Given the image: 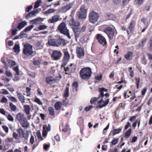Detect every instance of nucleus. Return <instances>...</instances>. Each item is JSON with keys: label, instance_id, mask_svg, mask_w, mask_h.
Listing matches in <instances>:
<instances>
[{"label": "nucleus", "instance_id": "nucleus-1", "mask_svg": "<svg viewBox=\"0 0 152 152\" xmlns=\"http://www.w3.org/2000/svg\"><path fill=\"white\" fill-rule=\"evenodd\" d=\"M15 119L23 127L27 128L29 126V123L27 121L26 117L22 113H19L17 114Z\"/></svg>", "mask_w": 152, "mask_h": 152}, {"label": "nucleus", "instance_id": "nucleus-2", "mask_svg": "<svg viewBox=\"0 0 152 152\" xmlns=\"http://www.w3.org/2000/svg\"><path fill=\"white\" fill-rule=\"evenodd\" d=\"M92 73L91 68L89 67L82 68L79 72L80 78L83 80H88L90 78Z\"/></svg>", "mask_w": 152, "mask_h": 152}, {"label": "nucleus", "instance_id": "nucleus-3", "mask_svg": "<svg viewBox=\"0 0 152 152\" xmlns=\"http://www.w3.org/2000/svg\"><path fill=\"white\" fill-rule=\"evenodd\" d=\"M58 29L61 33L66 35L69 39L71 38V37L69 35V30L66 27V24L64 22L61 23L58 26Z\"/></svg>", "mask_w": 152, "mask_h": 152}, {"label": "nucleus", "instance_id": "nucleus-4", "mask_svg": "<svg viewBox=\"0 0 152 152\" xmlns=\"http://www.w3.org/2000/svg\"><path fill=\"white\" fill-rule=\"evenodd\" d=\"M33 46L28 43H27L23 45V53L24 55L27 56H31L34 52Z\"/></svg>", "mask_w": 152, "mask_h": 152}, {"label": "nucleus", "instance_id": "nucleus-5", "mask_svg": "<svg viewBox=\"0 0 152 152\" xmlns=\"http://www.w3.org/2000/svg\"><path fill=\"white\" fill-rule=\"evenodd\" d=\"M99 17L98 13L94 11H91L89 15V22L93 24L96 22Z\"/></svg>", "mask_w": 152, "mask_h": 152}, {"label": "nucleus", "instance_id": "nucleus-6", "mask_svg": "<svg viewBox=\"0 0 152 152\" xmlns=\"http://www.w3.org/2000/svg\"><path fill=\"white\" fill-rule=\"evenodd\" d=\"M104 32L106 34L110 40H112L113 38L114 31V29L110 27H107L103 29Z\"/></svg>", "mask_w": 152, "mask_h": 152}, {"label": "nucleus", "instance_id": "nucleus-7", "mask_svg": "<svg viewBox=\"0 0 152 152\" xmlns=\"http://www.w3.org/2000/svg\"><path fill=\"white\" fill-rule=\"evenodd\" d=\"M63 53L64 54V56L63 58L62 63L61 65V67H63L67 64L70 57L69 54L66 49L64 50Z\"/></svg>", "mask_w": 152, "mask_h": 152}, {"label": "nucleus", "instance_id": "nucleus-8", "mask_svg": "<svg viewBox=\"0 0 152 152\" xmlns=\"http://www.w3.org/2000/svg\"><path fill=\"white\" fill-rule=\"evenodd\" d=\"M96 38L99 43L103 47L106 46L107 42L105 38L101 34H97L96 35Z\"/></svg>", "mask_w": 152, "mask_h": 152}, {"label": "nucleus", "instance_id": "nucleus-9", "mask_svg": "<svg viewBox=\"0 0 152 152\" xmlns=\"http://www.w3.org/2000/svg\"><path fill=\"white\" fill-rule=\"evenodd\" d=\"M17 132L20 137L22 138H23L26 140H28L29 137L28 132L25 133L24 131L21 128L17 129Z\"/></svg>", "mask_w": 152, "mask_h": 152}, {"label": "nucleus", "instance_id": "nucleus-10", "mask_svg": "<svg viewBox=\"0 0 152 152\" xmlns=\"http://www.w3.org/2000/svg\"><path fill=\"white\" fill-rule=\"evenodd\" d=\"M69 24L73 30H76L78 29L80 23L77 20H75L72 18L69 20Z\"/></svg>", "mask_w": 152, "mask_h": 152}, {"label": "nucleus", "instance_id": "nucleus-11", "mask_svg": "<svg viewBox=\"0 0 152 152\" xmlns=\"http://www.w3.org/2000/svg\"><path fill=\"white\" fill-rule=\"evenodd\" d=\"M86 10L83 7H81L80 8V10L79 11L77 15L78 18L79 19L85 18L86 16Z\"/></svg>", "mask_w": 152, "mask_h": 152}, {"label": "nucleus", "instance_id": "nucleus-12", "mask_svg": "<svg viewBox=\"0 0 152 152\" xmlns=\"http://www.w3.org/2000/svg\"><path fill=\"white\" fill-rule=\"evenodd\" d=\"M61 55L62 54L60 51L54 50L52 52L51 56L53 60H57L60 59Z\"/></svg>", "mask_w": 152, "mask_h": 152}, {"label": "nucleus", "instance_id": "nucleus-13", "mask_svg": "<svg viewBox=\"0 0 152 152\" xmlns=\"http://www.w3.org/2000/svg\"><path fill=\"white\" fill-rule=\"evenodd\" d=\"M55 46H65L66 43L64 39L60 38H55Z\"/></svg>", "mask_w": 152, "mask_h": 152}, {"label": "nucleus", "instance_id": "nucleus-14", "mask_svg": "<svg viewBox=\"0 0 152 152\" xmlns=\"http://www.w3.org/2000/svg\"><path fill=\"white\" fill-rule=\"evenodd\" d=\"M50 124H44L43 126V131L42 134L43 137L46 136L50 130Z\"/></svg>", "mask_w": 152, "mask_h": 152}, {"label": "nucleus", "instance_id": "nucleus-15", "mask_svg": "<svg viewBox=\"0 0 152 152\" xmlns=\"http://www.w3.org/2000/svg\"><path fill=\"white\" fill-rule=\"evenodd\" d=\"M123 95L125 99L130 97V99L131 100H134L136 97L135 93H132L131 91H129L127 94V92L126 91H124L123 94Z\"/></svg>", "mask_w": 152, "mask_h": 152}, {"label": "nucleus", "instance_id": "nucleus-16", "mask_svg": "<svg viewBox=\"0 0 152 152\" xmlns=\"http://www.w3.org/2000/svg\"><path fill=\"white\" fill-rule=\"evenodd\" d=\"M109 102V99H107L106 101L103 100V99H101L98 102V105L97 106V108H102L105 107L108 104Z\"/></svg>", "mask_w": 152, "mask_h": 152}, {"label": "nucleus", "instance_id": "nucleus-17", "mask_svg": "<svg viewBox=\"0 0 152 152\" xmlns=\"http://www.w3.org/2000/svg\"><path fill=\"white\" fill-rule=\"evenodd\" d=\"M77 56L80 58L84 56L85 53L83 49L81 47H77L76 48Z\"/></svg>", "mask_w": 152, "mask_h": 152}, {"label": "nucleus", "instance_id": "nucleus-18", "mask_svg": "<svg viewBox=\"0 0 152 152\" xmlns=\"http://www.w3.org/2000/svg\"><path fill=\"white\" fill-rule=\"evenodd\" d=\"M74 4V2L67 4H66V5L62 7L61 10L63 12H65L71 9L72 7Z\"/></svg>", "mask_w": 152, "mask_h": 152}, {"label": "nucleus", "instance_id": "nucleus-19", "mask_svg": "<svg viewBox=\"0 0 152 152\" xmlns=\"http://www.w3.org/2000/svg\"><path fill=\"white\" fill-rule=\"evenodd\" d=\"M16 94H17V98L22 104H23L25 103V98L24 96L21 93L19 92L18 91L16 92Z\"/></svg>", "mask_w": 152, "mask_h": 152}, {"label": "nucleus", "instance_id": "nucleus-20", "mask_svg": "<svg viewBox=\"0 0 152 152\" xmlns=\"http://www.w3.org/2000/svg\"><path fill=\"white\" fill-rule=\"evenodd\" d=\"M135 26V22L134 20H132L130 23L128 27V28L131 33L133 32L134 30Z\"/></svg>", "mask_w": 152, "mask_h": 152}, {"label": "nucleus", "instance_id": "nucleus-21", "mask_svg": "<svg viewBox=\"0 0 152 152\" xmlns=\"http://www.w3.org/2000/svg\"><path fill=\"white\" fill-rule=\"evenodd\" d=\"M59 15H56L53 16L51 18L49 19L48 22L49 23H53L58 21L59 19Z\"/></svg>", "mask_w": 152, "mask_h": 152}, {"label": "nucleus", "instance_id": "nucleus-22", "mask_svg": "<svg viewBox=\"0 0 152 152\" xmlns=\"http://www.w3.org/2000/svg\"><path fill=\"white\" fill-rule=\"evenodd\" d=\"M45 81L47 84H50L54 83L55 81V80L53 77L48 76L46 78Z\"/></svg>", "mask_w": 152, "mask_h": 152}, {"label": "nucleus", "instance_id": "nucleus-23", "mask_svg": "<svg viewBox=\"0 0 152 152\" xmlns=\"http://www.w3.org/2000/svg\"><path fill=\"white\" fill-rule=\"evenodd\" d=\"M127 1V0H113L114 4L117 5L120 4L122 6H124Z\"/></svg>", "mask_w": 152, "mask_h": 152}, {"label": "nucleus", "instance_id": "nucleus-24", "mask_svg": "<svg viewBox=\"0 0 152 152\" xmlns=\"http://www.w3.org/2000/svg\"><path fill=\"white\" fill-rule=\"evenodd\" d=\"M107 91V90L105 89L104 88H99V91L100 93V94L99 95L98 97L99 99L101 98V99H102V98L104 96V91Z\"/></svg>", "mask_w": 152, "mask_h": 152}, {"label": "nucleus", "instance_id": "nucleus-25", "mask_svg": "<svg viewBox=\"0 0 152 152\" xmlns=\"http://www.w3.org/2000/svg\"><path fill=\"white\" fill-rule=\"evenodd\" d=\"M133 53L132 51H128L124 55V57L127 60H130L132 58Z\"/></svg>", "mask_w": 152, "mask_h": 152}, {"label": "nucleus", "instance_id": "nucleus-26", "mask_svg": "<svg viewBox=\"0 0 152 152\" xmlns=\"http://www.w3.org/2000/svg\"><path fill=\"white\" fill-rule=\"evenodd\" d=\"M26 25L27 23L25 21L21 22L19 23L17 27V28L19 30H20L24 27Z\"/></svg>", "mask_w": 152, "mask_h": 152}, {"label": "nucleus", "instance_id": "nucleus-27", "mask_svg": "<svg viewBox=\"0 0 152 152\" xmlns=\"http://www.w3.org/2000/svg\"><path fill=\"white\" fill-rule=\"evenodd\" d=\"M24 112L27 115H28L30 114V112L31 110V108L30 106L28 105H24Z\"/></svg>", "mask_w": 152, "mask_h": 152}, {"label": "nucleus", "instance_id": "nucleus-28", "mask_svg": "<svg viewBox=\"0 0 152 152\" xmlns=\"http://www.w3.org/2000/svg\"><path fill=\"white\" fill-rule=\"evenodd\" d=\"M62 104L60 102H56L54 105V107L56 110H59L61 107Z\"/></svg>", "mask_w": 152, "mask_h": 152}, {"label": "nucleus", "instance_id": "nucleus-29", "mask_svg": "<svg viewBox=\"0 0 152 152\" xmlns=\"http://www.w3.org/2000/svg\"><path fill=\"white\" fill-rule=\"evenodd\" d=\"M48 110L49 114L52 116H53L55 115L54 109L52 107H50L48 108Z\"/></svg>", "mask_w": 152, "mask_h": 152}, {"label": "nucleus", "instance_id": "nucleus-30", "mask_svg": "<svg viewBox=\"0 0 152 152\" xmlns=\"http://www.w3.org/2000/svg\"><path fill=\"white\" fill-rule=\"evenodd\" d=\"M55 38H52L49 39L48 43L50 45L55 46Z\"/></svg>", "mask_w": 152, "mask_h": 152}, {"label": "nucleus", "instance_id": "nucleus-31", "mask_svg": "<svg viewBox=\"0 0 152 152\" xmlns=\"http://www.w3.org/2000/svg\"><path fill=\"white\" fill-rule=\"evenodd\" d=\"M122 128H119L118 129H114L111 132L113 134V135H114L117 134L119 133L121 131Z\"/></svg>", "mask_w": 152, "mask_h": 152}, {"label": "nucleus", "instance_id": "nucleus-32", "mask_svg": "<svg viewBox=\"0 0 152 152\" xmlns=\"http://www.w3.org/2000/svg\"><path fill=\"white\" fill-rule=\"evenodd\" d=\"M16 64L15 61L12 60H9L8 61V66L10 67L14 66Z\"/></svg>", "mask_w": 152, "mask_h": 152}, {"label": "nucleus", "instance_id": "nucleus-33", "mask_svg": "<svg viewBox=\"0 0 152 152\" xmlns=\"http://www.w3.org/2000/svg\"><path fill=\"white\" fill-rule=\"evenodd\" d=\"M73 30L74 32H75V38L76 39H77V38L79 37L80 34V31L79 28H78V29H77L76 30Z\"/></svg>", "mask_w": 152, "mask_h": 152}, {"label": "nucleus", "instance_id": "nucleus-34", "mask_svg": "<svg viewBox=\"0 0 152 152\" xmlns=\"http://www.w3.org/2000/svg\"><path fill=\"white\" fill-rule=\"evenodd\" d=\"M13 49L15 52L18 53L20 51L19 45L17 44H15L13 48Z\"/></svg>", "mask_w": 152, "mask_h": 152}, {"label": "nucleus", "instance_id": "nucleus-35", "mask_svg": "<svg viewBox=\"0 0 152 152\" xmlns=\"http://www.w3.org/2000/svg\"><path fill=\"white\" fill-rule=\"evenodd\" d=\"M10 108L12 111H15L17 109L16 106L12 103L10 102L9 104Z\"/></svg>", "mask_w": 152, "mask_h": 152}, {"label": "nucleus", "instance_id": "nucleus-36", "mask_svg": "<svg viewBox=\"0 0 152 152\" xmlns=\"http://www.w3.org/2000/svg\"><path fill=\"white\" fill-rule=\"evenodd\" d=\"M99 99L98 97H94L92 98L90 100V103L91 104H94Z\"/></svg>", "mask_w": 152, "mask_h": 152}, {"label": "nucleus", "instance_id": "nucleus-37", "mask_svg": "<svg viewBox=\"0 0 152 152\" xmlns=\"http://www.w3.org/2000/svg\"><path fill=\"white\" fill-rule=\"evenodd\" d=\"M42 20V18H37L34 20H33L31 21L32 24H36L38 23L39 22L41 21Z\"/></svg>", "mask_w": 152, "mask_h": 152}, {"label": "nucleus", "instance_id": "nucleus-38", "mask_svg": "<svg viewBox=\"0 0 152 152\" xmlns=\"http://www.w3.org/2000/svg\"><path fill=\"white\" fill-rule=\"evenodd\" d=\"M8 120L10 121L13 122L14 119L13 117L12 116V115L8 113V114L6 116Z\"/></svg>", "mask_w": 152, "mask_h": 152}, {"label": "nucleus", "instance_id": "nucleus-39", "mask_svg": "<svg viewBox=\"0 0 152 152\" xmlns=\"http://www.w3.org/2000/svg\"><path fill=\"white\" fill-rule=\"evenodd\" d=\"M151 6L149 5H145L142 9V11L144 12L145 11H148L150 10Z\"/></svg>", "mask_w": 152, "mask_h": 152}, {"label": "nucleus", "instance_id": "nucleus-40", "mask_svg": "<svg viewBox=\"0 0 152 152\" xmlns=\"http://www.w3.org/2000/svg\"><path fill=\"white\" fill-rule=\"evenodd\" d=\"M13 70L15 71V74L17 75L20 74L18 66H16L15 67L13 68Z\"/></svg>", "mask_w": 152, "mask_h": 152}, {"label": "nucleus", "instance_id": "nucleus-41", "mask_svg": "<svg viewBox=\"0 0 152 152\" xmlns=\"http://www.w3.org/2000/svg\"><path fill=\"white\" fill-rule=\"evenodd\" d=\"M131 129H129L127 132H126L125 134L124 137L126 138H128L131 133Z\"/></svg>", "mask_w": 152, "mask_h": 152}, {"label": "nucleus", "instance_id": "nucleus-42", "mask_svg": "<svg viewBox=\"0 0 152 152\" xmlns=\"http://www.w3.org/2000/svg\"><path fill=\"white\" fill-rule=\"evenodd\" d=\"M47 27V26L45 25H40L38 27V30L37 31H39V30L45 29Z\"/></svg>", "mask_w": 152, "mask_h": 152}, {"label": "nucleus", "instance_id": "nucleus-43", "mask_svg": "<svg viewBox=\"0 0 152 152\" xmlns=\"http://www.w3.org/2000/svg\"><path fill=\"white\" fill-rule=\"evenodd\" d=\"M34 27L33 25H30L29 26L26 27L24 30V31L25 32L30 31Z\"/></svg>", "mask_w": 152, "mask_h": 152}, {"label": "nucleus", "instance_id": "nucleus-44", "mask_svg": "<svg viewBox=\"0 0 152 152\" xmlns=\"http://www.w3.org/2000/svg\"><path fill=\"white\" fill-rule=\"evenodd\" d=\"M70 68L71 69V72H73L75 71L76 66L73 64H70Z\"/></svg>", "mask_w": 152, "mask_h": 152}, {"label": "nucleus", "instance_id": "nucleus-45", "mask_svg": "<svg viewBox=\"0 0 152 152\" xmlns=\"http://www.w3.org/2000/svg\"><path fill=\"white\" fill-rule=\"evenodd\" d=\"M72 86L73 88H75V91H77V88L78 87V83L77 82L75 81L72 84Z\"/></svg>", "mask_w": 152, "mask_h": 152}, {"label": "nucleus", "instance_id": "nucleus-46", "mask_svg": "<svg viewBox=\"0 0 152 152\" xmlns=\"http://www.w3.org/2000/svg\"><path fill=\"white\" fill-rule=\"evenodd\" d=\"M69 88L68 87H66L65 90V92L64 94V97H67L69 96Z\"/></svg>", "mask_w": 152, "mask_h": 152}, {"label": "nucleus", "instance_id": "nucleus-47", "mask_svg": "<svg viewBox=\"0 0 152 152\" xmlns=\"http://www.w3.org/2000/svg\"><path fill=\"white\" fill-rule=\"evenodd\" d=\"M41 3V1L39 0H37L36 1L34 7V8L36 9L39 6L40 4Z\"/></svg>", "mask_w": 152, "mask_h": 152}, {"label": "nucleus", "instance_id": "nucleus-48", "mask_svg": "<svg viewBox=\"0 0 152 152\" xmlns=\"http://www.w3.org/2000/svg\"><path fill=\"white\" fill-rule=\"evenodd\" d=\"M118 140L119 139L118 138H114L113 140L111 143L112 144L115 145L118 143Z\"/></svg>", "mask_w": 152, "mask_h": 152}, {"label": "nucleus", "instance_id": "nucleus-49", "mask_svg": "<svg viewBox=\"0 0 152 152\" xmlns=\"http://www.w3.org/2000/svg\"><path fill=\"white\" fill-rule=\"evenodd\" d=\"M34 11H31L29 12L28 14L26 16V18L27 19H28L30 17L32 16L33 15H34Z\"/></svg>", "mask_w": 152, "mask_h": 152}, {"label": "nucleus", "instance_id": "nucleus-50", "mask_svg": "<svg viewBox=\"0 0 152 152\" xmlns=\"http://www.w3.org/2000/svg\"><path fill=\"white\" fill-rule=\"evenodd\" d=\"M40 63V61L39 59H34L33 64L36 66L39 65Z\"/></svg>", "mask_w": 152, "mask_h": 152}, {"label": "nucleus", "instance_id": "nucleus-51", "mask_svg": "<svg viewBox=\"0 0 152 152\" xmlns=\"http://www.w3.org/2000/svg\"><path fill=\"white\" fill-rule=\"evenodd\" d=\"M8 97L10 100L12 102L16 103L18 101L17 99L14 97L10 96Z\"/></svg>", "mask_w": 152, "mask_h": 152}, {"label": "nucleus", "instance_id": "nucleus-52", "mask_svg": "<svg viewBox=\"0 0 152 152\" xmlns=\"http://www.w3.org/2000/svg\"><path fill=\"white\" fill-rule=\"evenodd\" d=\"M132 68L131 67L129 68V72L130 76L132 77H133L134 76V73L133 70H132Z\"/></svg>", "mask_w": 152, "mask_h": 152}, {"label": "nucleus", "instance_id": "nucleus-53", "mask_svg": "<svg viewBox=\"0 0 152 152\" xmlns=\"http://www.w3.org/2000/svg\"><path fill=\"white\" fill-rule=\"evenodd\" d=\"M34 102L39 105H41L42 104V102L39 99L37 98H36L35 99Z\"/></svg>", "mask_w": 152, "mask_h": 152}, {"label": "nucleus", "instance_id": "nucleus-54", "mask_svg": "<svg viewBox=\"0 0 152 152\" xmlns=\"http://www.w3.org/2000/svg\"><path fill=\"white\" fill-rule=\"evenodd\" d=\"M19 136L18 134L15 132H13V137L15 140H18L19 139Z\"/></svg>", "mask_w": 152, "mask_h": 152}, {"label": "nucleus", "instance_id": "nucleus-55", "mask_svg": "<svg viewBox=\"0 0 152 152\" xmlns=\"http://www.w3.org/2000/svg\"><path fill=\"white\" fill-rule=\"evenodd\" d=\"M31 88L29 87H27L26 88V92L27 94V96H29L31 94Z\"/></svg>", "mask_w": 152, "mask_h": 152}, {"label": "nucleus", "instance_id": "nucleus-56", "mask_svg": "<svg viewBox=\"0 0 152 152\" xmlns=\"http://www.w3.org/2000/svg\"><path fill=\"white\" fill-rule=\"evenodd\" d=\"M68 103V100L66 98H65V99L63 100L62 104L63 105L65 106H67Z\"/></svg>", "mask_w": 152, "mask_h": 152}, {"label": "nucleus", "instance_id": "nucleus-57", "mask_svg": "<svg viewBox=\"0 0 152 152\" xmlns=\"http://www.w3.org/2000/svg\"><path fill=\"white\" fill-rule=\"evenodd\" d=\"M56 11L54 9H50L46 11V13L47 14L51 13Z\"/></svg>", "mask_w": 152, "mask_h": 152}, {"label": "nucleus", "instance_id": "nucleus-58", "mask_svg": "<svg viewBox=\"0 0 152 152\" xmlns=\"http://www.w3.org/2000/svg\"><path fill=\"white\" fill-rule=\"evenodd\" d=\"M144 0H135V2L136 4L138 5H141L143 2Z\"/></svg>", "mask_w": 152, "mask_h": 152}, {"label": "nucleus", "instance_id": "nucleus-59", "mask_svg": "<svg viewBox=\"0 0 152 152\" xmlns=\"http://www.w3.org/2000/svg\"><path fill=\"white\" fill-rule=\"evenodd\" d=\"M147 39L146 38H144L141 41V45H140V46H141V47H143L144 45V44L146 42Z\"/></svg>", "mask_w": 152, "mask_h": 152}, {"label": "nucleus", "instance_id": "nucleus-60", "mask_svg": "<svg viewBox=\"0 0 152 152\" xmlns=\"http://www.w3.org/2000/svg\"><path fill=\"white\" fill-rule=\"evenodd\" d=\"M7 99L5 96H4L1 101V102L3 103H7Z\"/></svg>", "mask_w": 152, "mask_h": 152}, {"label": "nucleus", "instance_id": "nucleus-61", "mask_svg": "<svg viewBox=\"0 0 152 152\" xmlns=\"http://www.w3.org/2000/svg\"><path fill=\"white\" fill-rule=\"evenodd\" d=\"M68 129V124H66L65 126L62 129V131L63 132H66Z\"/></svg>", "mask_w": 152, "mask_h": 152}, {"label": "nucleus", "instance_id": "nucleus-62", "mask_svg": "<svg viewBox=\"0 0 152 152\" xmlns=\"http://www.w3.org/2000/svg\"><path fill=\"white\" fill-rule=\"evenodd\" d=\"M1 93H2L4 94H9L8 91L6 89H2L1 90Z\"/></svg>", "mask_w": 152, "mask_h": 152}, {"label": "nucleus", "instance_id": "nucleus-63", "mask_svg": "<svg viewBox=\"0 0 152 152\" xmlns=\"http://www.w3.org/2000/svg\"><path fill=\"white\" fill-rule=\"evenodd\" d=\"M147 88L146 87H144L143 89L142 90L141 93L144 96L145 95L146 92L147 91Z\"/></svg>", "mask_w": 152, "mask_h": 152}, {"label": "nucleus", "instance_id": "nucleus-64", "mask_svg": "<svg viewBox=\"0 0 152 152\" xmlns=\"http://www.w3.org/2000/svg\"><path fill=\"white\" fill-rule=\"evenodd\" d=\"M93 107V106L92 105L87 106L85 108V110L86 111L88 112Z\"/></svg>", "mask_w": 152, "mask_h": 152}]
</instances>
